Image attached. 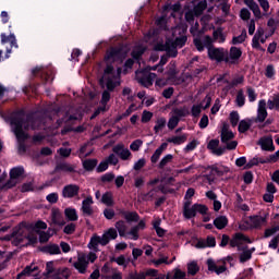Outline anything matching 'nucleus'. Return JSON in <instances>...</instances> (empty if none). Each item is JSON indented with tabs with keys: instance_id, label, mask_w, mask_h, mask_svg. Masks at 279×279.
I'll list each match as a JSON object with an SVG mask.
<instances>
[{
	"instance_id": "nucleus-1",
	"label": "nucleus",
	"mask_w": 279,
	"mask_h": 279,
	"mask_svg": "<svg viewBox=\"0 0 279 279\" xmlns=\"http://www.w3.org/2000/svg\"><path fill=\"white\" fill-rule=\"evenodd\" d=\"M186 27L184 25H178L172 29V38H168L165 44H157L155 46L156 51H167L170 58L178 56V47L181 49L186 45Z\"/></svg>"
},
{
	"instance_id": "nucleus-2",
	"label": "nucleus",
	"mask_w": 279,
	"mask_h": 279,
	"mask_svg": "<svg viewBox=\"0 0 279 279\" xmlns=\"http://www.w3.org/2000/svg\"><path fill=\"white\" fill-rule=\"evenodd\" d=\"M194 45L197 51H204V48L208 49V56L210 60L221 62L226 58V50L221 48H213V38L210 36H203L201 38H194Z\"/></svg>"
},
{
	"instance_id": "nucleus-3",
	"label": "nucleus",
	"mask_w": 279,
	"mask_h": 279,
	"mask_svg": "<svg viewBox=\"0 0 279 279\" xmlns=\"http://www.w3.org/2000/svg\"><path fill=\"white\" fill-rule=\"evenodd\" d=\"M121 68L114 70V66L108 65L105 69L104 75L100 80L101 86H106L108 90H114L121 84Z\"/></svg>"
},
{
	"instance_id": "nucleus-4",
	"label": "nucleus",
	"mask_w": 279,
	"mask_h": 279,
	"mask_svg": "<svg viewBox=\"0 0 279 279\" xmlns=\"http://www.w3.org/2000/svg\"><path fill=\"white\" fill-rule=\"evenodd\" d=\"M11 239H13V245H21L25 239H27L28 245H36V243H38V238L29 233V228L23 222L13 229Z\"/></svg>"
},
{
	"instance_id": "nucleus-5",
	"label": "nucleus",
	"mask_w": 279,
	"mask_h": 279,
	"mask_svg": "<svg viewBox=\"0 0 279 279\" xmlns=\"http://www.w3.org/2000/svg\"><path fill=\"white\" fill-rule=\"evenodd\" d=\"M29 123L32 124L31 129L36 130V126H34V120L32 119H27L26 121L13 120L11 122L12 130L20 143L27 140L28 135L23 131V128L24 130H29Z\"/></svg>"
},
{
	"instance_id": "nucleus-6",
	"label": "nucleus",
	"mask_w": 279,
	"mask_h": 279,
	"mask_svg": "<svg viewBox=\"0 0 279 279\" xmlns=\"http://www.w3.org/2000/svg\"><path fill=\"white\" fill-rule=\"evenodd\" d=\"M227 263H230V265H234V258H232V256H228L223 259L218 260L209 258L207 259L208 271H211V274H217V276H220V274L226 272V270L228 269L226 267Z\"/></svg>"
},
{
	"instance_id": "nucleus-7",
	"label": "nucleus",
	"mask_w": 279,
	"mask_h": 279,
	"mask_svg": "<svg viewBox=\"0 0 279 279\" xmlns=\"http://www.w3.org/2000/svg\"><path fill=\"white\" fill-rule=\"evenodd\" d=\"M95 260H97V254H95L94 252H90L88 254L81 253L77 256V260L74 263V267L80 274H86V269H88V264L95 263Z\"/></svg>"
},
{
	"instance_id": "nucleus-8",
	"label": "nucleus",
	"mask_w": 279,
	"mask_h": 279,
	"mask_svg": "<svg viewBox=\"0 0 279 279\" xmlns=\"http://www.w3.org/2000/svg\"><path fill=\"white\" fill-rule=\"evenodd\" d=\"M232 138H234V133L230 131V125L223 122L221 130V142L226 143L227 149H236V145H239V143L236 141H232Z\"/></svg>"
},
{
	"instance_id": "nucleus-9",
	"label": "nucleus",
	"mask_w": 279,
	"mask_h": 279,
	"mask_svg": "<svg viewBox=\"0 0 279 279\" xmlns=\"http://www.w3.org/2000/svg\"><path fill=\"white\" fill-rule=\"evenodd\" d=\"M23 173H25V170L22 167L13 168L10 171V180L5 184L7 189H12V186H16V184H19V182L23 178Z\"/></svg>"
},
{
	"instance_id": "nucleus-10",
	"label": "nucleus",
	"mask_w": 279,
	"mask_h": 279,
	"mask_svg": "<svg viewBox=\"0 0 279 279\" xmlns=\"http://www.w3.org/2000/svg\"><path fill=\"white\" fill-rule=\"evenodd\" d=\"M268 219L269 213H263L259 215L251 216L248 221L251 223V228H263V226H267Z\"/></svg>"
},
{
	"instance_id": "nucleus-11",
	"label": "nucleus",
	"mask_w": 279,
	"mask_h": 279,
	"mask_svg": "<svg viewBox=\"0 0 279 279\" xmlns=\"http://www.w3.org/2000/svg\"><path fill=\"white\" fill-rule=\"evenodd\" d=\"M265 45V43H267V36H265V31L263 29H257L256 34L254 35L253 39H252V47L253 49H258L259 51H265V49H263V47L260 46Z\"/></svg>"
},
{
	"instance_id": "nucleus-12",
	"label": "nucleus",
	"mask_w": 279,
	"mask_h": 279,
	"mask_svg": "<svg viewBox=\"0 0 279 279\" xmlns=\"http://www.w3.org/2000/svg\"><path fill=\"white\" fill-rule=\"evenodd\" d=\"M113 153L121 158V160H132V151L123 144H118L112 149Z\"/></svg>"
},
{
	"instance_id": "nucleus-13",
	"label": "nucleus",
	"mask_w": 279,
	"mask_h": 279,
	"mask_svg": "<svg viewBox=\"0 0 279 279\" xmlns=\"http://www.w3.org/2000/svg\"><path fill=\"white\" fill-rule=\"evenodd\" d=\"M143 72H136V77L140 84L145 88H149V86H154V80L156 78V73H148L144 77H142Z\"/></svg>"
},
{
	"instance_id": "nucleus-14",
	"label": "nucleus",
	"mask_w": 279,
	"mask_h": 279,
	"mask_svg": "<svg viewBox=\"0 0 279 279\" xmlns=\"http://www.w3.org/2000/svg\"><path fill=\"white\" fill-rule=\"evenodd\" d=\"M34 278V279H38V267L31 265V266H26L24 268V270H22L19 275H17V279H22V278Z\"/></svg>"
},
{
	"instance_id": "nucleus-15",
	"label": "nucleus",
	"mask_w": 279,
	"mask_h": 279,
	"mask_svg": "<svg viewBox=\"0 0 279 279\" xmlns=\"http://www.w3.org/2000/svg\"><path fill=\"white\" fill-rule=\"evenodd\" d=\"M80 193V186L75 184L65 185L62 190V197L71 199Z\"/></svg>"
},
{
	"instance_id": "nucleus-16",
	"label": "nucleus",
	"mask_w": 279,
	"mask_h": 279,
	"mask_svg": "<svg viewBox=\"0 0 279 279\" xmlns=\"http://www.w3.org/2000/svg\"><path fill=\"white\" fill-rule=\"evenodd\" d=\"M265 119H267V101L262 99L258 101L256 121L258 123H263Z\"/></svg>"
},
{
	"instance_id": "nucleus-17",
	"label": "nucleus",
	"mask_w": 279,
	"mask_h": 279,
	"mask_svg": "<svg viewBox=\"0 0 279 279\" xmlns=\"http://www.w3.org/2000/svg\"><path fill=\"white\" fill-rule=\"evenodd\" d=\"M243 243H252V240L243 233H235L230 240L231 247H239V245H243Z\"/></svg>"
},
{
	"instance_id": "nucleus-18",
	"label": "nucleus",
	"mask_w": 279,
	"mask_h": 279,
	"mask_svg": "<svg viewBox=\"0 0 279 279\" xmlns=\"http://www.w3.org/2000/svg\"><path fill=\"white\" fill-rule=\"evenodd\" d=\"M51 223H53V226H64V223H66V221H64V217H62V211H60V209L52 208Z\"/></svg>"
},
{
	"instance_id": "nucleus-19",
	"label": "nucleus",
	"mask_w": 279,
	"mask_h": 279,
	"mask_svg": "<svg viewBox=\"0 0 279 279\" xmlns=\"http://www.w3.org/2000/svg\"><path fill=\"white\" fill-rule=\"evenodd\" d=\"M207 148L216 156H223V154H226V148L219 147V140H211L208 143Z\"/></svg>"
},
{
	"instance_id": "nucleus-20",
	"label": "nucleus",
	"mask_w": 279,
	"mask_h": 279,
	"mask_svg": "<svg viewBox=\"0 0 279 279\" xmlns=\"http://www.w3.org/2000/svg\"><path fill=\"white\" fill-rule=\"evenodd\" d=\"M99 245H107L106 243H104V236L94 234L88 243V248L94 250V252H98Z\"/></svg>"
},
{
	"instance_id": "nucleus-21",
	"label": "nucleus",
	"mask_w": 279,
	"mask_h": 279,
	"mask_svg": "<svg viewBox=\"0 0 279 279\" xmlns=\"http://www.w3.org/2000/svg\"><path fill=\"white\" fill-rule=\"evenodd\" d=\"M196 215L197 211L195 209V205L191 207V201H186L183 207V216L185 217V219H193V217H195Z\"/></svg>"
},
{
	"instance_id": "nucleus-22",
	"label": "nucleus",
	"mask_w": 279,
	"mask_h": 279,
	"mask_svg": "<svg viewBox=\"0 0 279 279\" xmlns=\"http://www.w3.org/2000/svg\"><path fill=\"white\" fill-rule=\"evenodd\" d=\"M192 3L194 5L193 14H195V16H199L208 5L206 0H194Z\"/></svg>"
},
{
	"instance_id": "nucleus-23",
	"label": "nucleus",
	"mask_w": 279,
	"mask_h": 279,
	"mask_svg": "<svg viewBox=\"0 0 279 279\" xmlns=\"http://www.w3.org/2000/svg\"><path fill=\"white\" fill-rule=\"evenodd\" d=\"M117 236H119L117 229L109 228L102 234V243H106L108 245V243H110V241H114V239H117Z\"/></svg>"
},
{
	"instance_id": "nucleus-24",
	"label": "nucleus",
	"mask_w": 279,
	"mask_h": 279,
	"mask_svg": "<svg viewBox=\"0 0 279 279\" xmlns=\"http://www.w3.org/2000/svg\"><path fill=\"white\" fill-rule=\"evenodd\" d=\"M109 101H110V92L105 90L102 93V98H101L102 107H100L98 110L95 111L92 119H95V117H97V114H99L100 112H106V110H108V108L106 107V104H108Z\"/></svg>"
},
{
	"instance_id": "nucleus-25",
	"label": "nucleus",
	"mask_w": 279,
	"mask_h": 279,
	"mask_svg": "<svg viewBox=\"0 0 279 279\" xmlns=\"http://www.w3.org/2000/svg\"><path fill=\"white\" fill-rule=\"evenodd\" d=\"M82 211L84 215H93V196H87L83 202H82Z\"/></svg>"
},
{
	"instance_id": "nucleus-26",
	"label": "nucleus",
	"mask_w": 279,
	"mask_h": 279,
	"mask_svg": "<svg viewBox=\"0 0 279 279\" xmlns=\"http://www.w3.org/2000/svg\"><path fill=\"white\" fill-rule=\"evenodd\" d=\"M259 145L264 151H274V140L271 137H263L259 140Z\"/></svg>"
},
{
	"instance_id": "nucleus-27",
	"label": "nucleus",
	"mask_w": 279,
	"mask_h": 279,
	"mask_svg": "<svg viewBox=\"0 0 279 279\" xmlns=\"http://www.w3.org/2000/svg\"><path fill=\"white\" fill-rule=\"evenodd\" d=\"M167 147H169V144L167 143H162L160 145V147H158L155 153L153 154V156L150 157V162H153V165H156V162H158V160H160V156H162V153L167 149Z\"/></svg>"
},
{
	"instance_id": "nucleus-28",
	"label": "nucleus",
	"mask_w": 279,
	"mask_h": 279,
	"mask_svg": "<svg viewBox=\"0 0 279 279\" xmlns=\"http://www.w3.org/2000/svg\"><path fill=\"white\" fill-rule=\"evenodd\" d=\"M145 230V222L144 220H141L137 226L133 227L131 231L129 232L130 239L133 241H138V231Z\"/></svg>"
},
{
	"instance_id": "nucleus-29",
	"label": "nucleus",
	"mask_w": 279,
	"mask_h": 279,
	"mask_svg": "<svg viewBox=\"0 0 279 279\" xmlns=\"http://www.w3.org/2000/svg\"><path fill=\"white\" fill-rule=\"evenodd\" d=\"M8 43L10 44L11 49L12 47L19 48V45L16 44V37L14 36V34L7 36L5 34L2 33L1 45H8Z\"/></svg>"
},
{
	"instance_id": "nucleus-30",
	"label": "nucleus",
	"mask_w": 279,
	"mask_h": 279,
	"mask_svg": "<svg viewBox=\"0 0 279 279\" xmlns=\"http://www.w3.org/2000/svg\"><path fill=\"white\" fill-rule=\"evenodd\" d=\"M167 279H187V278H186V272L177 267L172 271L167 274Z\"/></svg>"
},
{
	"instance_id": "nucleus-31",
	"label": "nucleus",
	"mask_w": 279,
	"mask_h": 279,
	"mask_svg": "<svg viewBox=\"0 0 279 279\" xmlns=\"http://www.w3.org/2000/svg\"><path fill=\"white\" fill-rule=\"evenodd\" d=\"M245 5L252 10L254 16L256 19H260L262 13H260V8L257 5V3L254 0H244Z\"/></svg>"
},
{
	"instance_id": "nucleus-32",
	"label": "nucleus",
	"mask_w": 279,
	"mask_h": 279,
	"mask_svg": "<svg viewBox=\"0 0 279 279\" xmlns=\"http://www.w3.org/2000/svg\"><path fill=\"white\" fill-rule=\"evenodd\" d=\"M70 272L69 269H62V270H57L54 271L52 275H50L49 277H47L48 279H69Z\"/></svg>"
},
{
	"instance_id": "nucleus-33",
	"label": "nucleus",
	"mask_w": 279,
	"mask_h": 279,
	"mask_svg": "<svg viewBox=\"0 0 279 279\" xmlns=\"http://www.w3.org/2000/svg\"><path fill=\"white\" fill-rule=\"evenodd\" d=\"M167 128V119L165 118H158L155 122L154 132L155 134H159V132H162Z\"/></svg>"
},
{
	"instance_id": "nucleus-34",
	"label": "nucleus",
	"mask_w": 279,
	"mask_h": 279,
	"mask_svg": "<svg viewBox=\"0 0 279 279\" xmlns=\"http://www.w3.org/2000/svg\"><path fill=\"white\" fill-rule=\"evenodd\" d=\"M214 226L218 230H223L228 226V218L226 216H219L214 220Z\"/></svg>"
},
{
	"instance_id": "nucleus-35",
	"label": "nucleus",
	"mask_w": 279,
	"mask_h": 279,
	"mask_svg": "<svg viewBox=\"0 0 279 279\" xmlns=\"http://www.w3.org/2000/svg\"><path fill=\"white\" fill-rule=\"evenodd\" d=\"M44 254H60V246L58 244H48L41 247Z\"/></svg>"
},
{
	"instance_id": "nucleus-36",
	"label": "nucleus",
	"mask_w": 279,
	"mask_h": 279,
	"mask_svg": "<svg viewBox=\"0 0 279 279\" xmlns=\"http://www.w3.org/2000/svg\"><path fill=\"white\" fill-rule=\"evenodd\" d=\"M64 215L69 221H77V210L75 208L68 207L64 209Z\"/></svg>"
},
{
	"instance_id": "nucleus-37",
	"label": "nucleus",
	"mask_w": 279,
	"mask_h": 279,
	"mask_svg": "<svg viewBox=\"0 0 279 279\" xmlns=\"http://www.w3.org/2000/svg\"><path fill=\"white\" fill-rule=\"evenodd\" d=\"M116 229L118 230L120 236H125V234H128V225H125V221L123 220L116 222Z\"/></svg>"
},
{
	"instance_id": "nucleus-38",
	"label": "nucleus",
	"mask_w": 279,
	"mask_h": 279,
	"mask_svg": "<svg viewBox=\"0 0 279 279\" xmlns=\"http://www.w3.org/2000/svg\"><path fill=\"white\" fill-rule=\"evenodd\" d=\"M197 271H199V265H197V262H190L187 264L189 276H196Z\"/></svg>"
},
{
	"instance_id": "nucleus-39",
	"label": "nucleus",
	"mask_w": 279,
	"mask_h": 279,
	"mask_svg": "<svg viewBox=\"0 0 279 279\" xmlns=\"http://www.w3.org/2000/svg\"><path fill=\"white\" fill-rule=\"evenodd\" d=\"M39 242L47 243L53 234L51 233V229H48L47 231H40L38 233Z\"/></svg>"
},
{
	"instance_id": "nucleus-40",
	"label": "nucleus",
	"mask_w": 279,
	"mask_h": 279,
	"mask_svg": "<svg viewBox=\"0 0 279 279\" xmlns=\"http://www.w3.org/2000/svg\"><path fill=\"white\" fill-rule=\"evenodd\" d=\"M243 56V52L241 51V48L238 47H231L229 58L230 60H239Z\"/></svg>"
},
{
	"instance_id": "nucleus-41",
	"label": "nucleus",
	"mask_w": 279,
	"mask_h": 279,
	"mask_svg": "<svg viewBox=\"0 0 279 279\" xmlns=\"http://www.w3.org/2000/svg\"><path fill=\"white\" fill-rule=\"evenodd\" d=\"M214 40H217V43H226V35H223V29L217 28L214 31Z\"/></svg>"
},
{
	"instance_id": "nucleus-42",
	"label": "nucleus",
	"mask_w": 279,
	"mask_h": 279,
	"mask_svg": "<svg viewBox=\"0 0 279 279\" xmlns=\"http://www.w3.org/2000/svg\"><path fill=\"white\" fill-rule=\"evenodd\" d=\"M143 53H145V46H135L132 51V58H134V60H138Z\"/></svg>"
},
{
	"instance_id": "nucleus-43",
	"label": "nucleus",
	"mask_w": 279,
	"mask_h": 279,
	"mask_svg": "<svg viewBox=\"0 0 279 279\" xmlns=\"http://www.w3.org/2000/svg\"><path fill=\"white\" fill-rule=\"evenodd\" d=\"M168 143H172L173 145H182V143H186V135L172 136L168 138Z\"/></svg>"
},
{
	"instance_id": "nucleus-44",
	"label": "nucleus",
	"mask_w": 279,
	"mask_h": 279,
	"mask_svg": "<svg viewBox=\"0 0 279 279\" xmlns=\"http://www.w3.org/2000/svg\"><path fill=\"white\" fill-rule=\"evenodd\" d=\"M251 126H252V121L242 120L239 123V132H241L243 134V133L247 132V130H250Z\"/></svg>"
},
{
	"instance_id": "nucleus-45",
	"label": "nucleus",
	"mask_w": 279,
	"mask_h": 279,
	"mask_svg": "<svg viewBox=\"0 0 279 279\" xmlns=\"http://www.w3.org/2000/svg\"><path fill=\"white\" fill-rule=\"evenodd\" d=\"M252 252H254V248L252 250H244L241 254H240V263H246V260H250V258H252Z\"/></svg>"
},
{
	"instance_id": "nucleus-46",
	"label": "nucleus",
	"mask_w": 279,
	"mask_h": 279,
	"mask_svg": "<svg viewBox=\"0 0 279 279\" xmlns=\"http://www.w3.org/2000/svg\"><path fill=\"white\" fill-rule=\"evenodd\" d=\"M84 169L86 171H93L95 167H97V159H87L83 162Z\"/></svg>"
},
{
	"instance_id": "nucleus-47",
	"label": "nucleus",
	"mask_w": 279,
	"mask_h": 279,
	"mask_svg": "<svg viewBox=\"0 0 279 279\" xmlns=\"http://www.w3.org/2000/svg\"><path fill=\"white\" fill-rule=\"evenodd\" d=\"M151 263L155 265V267H160V265H171L168 256H162L159 259H153Z\"/></svg>"
},
{
	"instance_id": "nucleus-48",
	"label": "nucleus",
	"mask_w": 279,
	"mask_h": 279,
	"mask_svg": "<svg viewBox=\"0 0 279 279\" xmlns=\"http://www.w3.org/2000/svg\"><path fill=\"white\" fill-rule=\"evenodd\" d=\"M33 230L34 232H36L37 234L40 233V230H47V222L43 221V220H38L34 226H33Z\"/></svg>"
},
{
	"instance_id": "nucleus-49",
	"label": "nucleus",
	"mask_w": 279,
	"mask_h": 279,
	"mask_svg": "<svg viewBox=\"0 0 279 279\" xmlns=\"http://www.w3.org/2000/svg\"><path fill=\"white\" fill-rule=\"evenodd\" d=\"M180 123V118L178 116H172L168 121V128L169 130H175L178 128V124Z\"/></svg>"
},
{
	"instance_id": "nucleus-50",
	"label": "nucleus",
	"mask_w": 279,
	"mask_h": 279,
	"mask_svg": "<svg viewBox=\"0 0 279 279\" xmlns=\"http://www.w3.org/2000/svg\"><path fill=\"white\" fill-rule=\"evenodd\" d=\"M268 108L269 110H274V108H276V110H279V95H275L272 97V100H268Z\"/></svg>"
},
{
	"instance_id": "nucleus-51",
	"label": "nucleus",
	"mask_w": 279,
	"mask_h": 279,
	"mask_svg": "<svg viewBox=\"0 0 279 279\" xmlns=\"http://www.w3.org/2000/svg\"><path fill=\"white\" fill-rule=\"evenodd\" d=\"M123 217L129 223L138 221V214L136 213H124Z\"/></svg>"
},
{
	"instance_id": "nucleus-52",
	"label": "nucleus",
	"mask_w": 279,
	"mask_h": 279,
	"mask_svg": "<svg viewBox=\"0 0 279 279\" xmlns=\"http://www.w3.org/2000/svg\"><path fill=\"white\" fill-rule=\"evenodd\" d=\"M172 160H173V155L168 154L163 156L159 162V169H163V167H167V165H169V162H171Z\"/></svg>"
},
{
	"instance_id": "nucleus-53",
	"label": "nucleus",
	"mask_w": 279,
	"mask_h": 279,
	"mask_svg": "<svg viewBox=\"0 0 279 279\" xmlns=\"http://www.w3.org/2000/svg\"><path fill=\"white\" fill-rule=\"evenodd\" d=\"M101 202L102 204H105L106 206H112L113 201H112V193L107 192L102 195L101 197Z\"/></svg>"
},
{
	"instance_id": "nucleus-54",
	"label": "nucleus",
	"mask_w": 279,
	"mask_h": 279,
	"mask_svg": "<svg viewBox=\"0 0 279 279\" xmlns=\"http://www.w3.org/2000/svg\"><path fill=\"white\" fill-rule=\"evenodd\" d=\"M276 232H279V225L266 229L265 232H264V238L269 239V236H274V234H276Z\"/></svg>"
},
{
	"instance_id": "nucleus-55",
	"label": "nucleus",
	"mask_w": 279,
	"mask_h": 279,
	"mask_svg": "<svg viewBox=\"0 0 279 279\" xmlns=\"http://www.w3.org/2000/svg\"><path fill=\"white\" fill-rule=\"evenodd\" d=\"M265 160L259 159L258 157H254L246 163V169H252V167H256V165H264Z\"/></svg>"
},
{
	"instance_id": "nucleus-56",
	"label": "nucleus",
	"mask_w": 279,
	"mask_h": 279,
	"mask_svg": "<svg viewBox=\"0 0 279 279\" xmlns=\"http://www.w3.org/2000/svg\"><path fill=\"white\" fill-rule=\"evenodd\" d=\"M239 112L233 111L230 113V123L233 128H236V125H239Z\"/></svg>"
},
{
	"instance_id": "nucleus-57",
	"label": "nucleus",
	"mask_w": 279,
	"mask_h": 279,
	"mask_svg": "<svg viewBox=\"0 0 279 279\" xmlns=\"http://www.w3.org/2000/svg\"><path fill=\"white\" fill-rule=\"evenodd\" d=\"M154 118V113L150 111L144 110L142 113V123H149L151 119Z\"/></svg>"
},
{
	"instance_id": "nucleus-58",
	"label": "nucleus",
	"mask_w": 279,
	"mask_h": 279,
	"mask_svg": "<svg viewBox=\"0 0 279 279\" xmlns=\"http://www.w3.org/2000/svg\"><path fill=\"white\" fill-rule=\"evenodd\" d=\"M235 101L239 108H243V106H245V95H243V92L238 93Z\"/></svg>"
},
{
	"instance_id": "nucleus-59",
	"label": "nucleus",
	"mask_w": 279,
	"mask_h": 279,
	"mask_svg": "<svg viewBox=\"0 0 279 279\" xmlns=\"http://www.w3.org/2000/svg\"><path fill=\"white\" fill-rule=\"evenodd\" d=\"M121 56V50H111L107 54V60L110 62V60H117Z\"/></svg>"
},
{
	"instance_id": "nucleus-60",
	"label": "nucleus",
	"mask_w": 279,
	"mask_h": 279,
	"mask_svg": "<svg viewBox=\"0 0 279 279\" xmlns=\"http://www.w3.org/2000/svg\"><path fill=\"white\" fill-rule=\"evenodd\" d=\"M245 38H247V34L244 32L238 37H233V45H241V43H245Z\"/></svg>"
},
{
	"instance_id": "nucleus-61",
	"label": "nucleus",
	"mask_w": 279,
	"mask_h": 279,
	"mask_svg": "<svg viewBox=\"0 0 279 279\" xmlns=\"http://www.w3.org/2000/svg\"><path fill=\"white\" fill-rule=\"evenodd\" d=\"M194 208L196 209V213H199V215H206V213H208V207L203 204H194Z\"/></svg>"
},
{
	"instance_id": "nucleus-62",
	"label": "nucleus",
	"mask_w": 279,
	"mask_h": 279,
	"mask_svg": "<svg viewBox=\"0 0 279 279\" xmlns=\"http://www.w3.org/2000/svg\"><path fill=\"white\" fill-rule=\"evenodd\" d=\"M141 147H143V141L141 140H135L131 145H130V149L132 151H138V149H141Z\"/></svg>"
},
{
	"instance_id": "nucleus-63",
	"label": "nucleus",
	"mask_w": 279,
	"mask_h": 279,
	"mask_svg": "<svg viewBox=\"0 0 279 279\" xmlns=\"http://www.w3.org/2000/svg\"><path fill=\"white\" fill-rule=\"evenodd\" d=\"M75 223L70 222L64 227L63 232L64 234H73V232H75Z\"/></svg>"
},
{
	"instance_id": "nucleus-64",
	"label": "nucleus",
	"mask_w": 279,
	"mask_h": 279,
	"mask_svg": "<svg viewBox=\"0 0 279 279\" xmlns=\"http://www.w3.org/2000/svg\"><path fill=\"white\" fill-rule=\"evenodd\" d=\"M278 243H279V235H276L272 238L268 244V247L270 250H278Z\"/></svg>"
}]
</instances>
